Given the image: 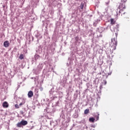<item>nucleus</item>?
Segmentation results:
<instances>
[{
	"label": "nucleus",
	"mask_w": 130,
	"mask_h": 130,
	"mask_svg": "<svg viewBox=\"0 0 130 130\" xmlns=\"http://www.w3.org/2000/svg\"><path fill=\"white\" fill-rule=\"evenodd\" d=\"M116 38H113L111 39V44H113L111 46L112 50H115L116 49V46H117V33H115Z\"/></svg>",
	"instance_id": "f257e3e1"
},
{
	"label": "nucleus",
	"mask_w": 130,
	"mask_h": 130,
	"mask_svg": "<svg viewBox=\"0 0 130 130\" xmlns=\"http://www.w3.org/2000/svg\"><path fill=\"white\" fill-rule=\"evenodd\" d=\"M118 8L120 9L119 11V15H120V14H121V12H123L124 10H125V3H123L121 2Z\"/></svg>",
	"instance_id": "f03ea898"
},
{
	"label": "nucleus",
	"mask_w": 130,
	"mask_h": 130,
	"mask_svg": "<svg viewBox=\"0 0 130 130\" xmlns=\"http://www.w3.org/2000/svg\"><path fill=\"white\" fill-rule=\"evenodd\" d=\"M28 124V122L26 120H22L16 124L17 127H22V125L25 126Z\"/></svg>",
	"instance_id": "7ed1b4c3"
},
{
	"label": "nucleus",
	"mask_w": 130,
	"mask_h": 130,
	"mask_svg": "<svg viewBox=\"0 0 130 130\" xmlns=\"http://www.w3.org/2000/svg\"><path fill=\"white\" fill-rule=\"evenodd\" d=\"M3 107L4 108H8V107H9V103H8L7 102H4L3 103Z\"/></svg>",
	"instance_id": "20e7f679"
},
{
	"label": "nucleus",
	"mask_w": 130,
	"mask_h": 130,
	"mask_svg": "<svg viewBox=\"0 0 130 130\" xmlns=\"http://www.w3.org/2000/svg\"><path fill=\"white\" fill-rule=\"evenodd\" d=\"M4 46L5 47H9V46H10V43L9 42V41H6L4 42Z\"/></svg>",
	"instance_id": "39448f33"
},
{
	"label": "nucleus",
	"mask_w": 130,
	"mask_h": 130,
	"mask_svg": "<svg viewBox=\"0 0 130 130\" xmlns=\"http://www.w3.org/2000/svg\"><path fill=\"white\" fill-rule=\"evenodd\" d=\"M28 98H31V97H33V91L30 90L28 93Z\"/></svg>",
	"instance_id": "423d86ee"
},
{
	"label": "nucleus",
	"mask_w": 130,
	"mask_h": 130,
	"mask_svg": "<svg viewBox=\"0 0 130 130\" xmlns=\"http://www.w3.org/2000/svg\"><path fill=\"white\" fill-rule=\"evenodd\" d=\"M110 22L111 25H114V24H115V20H114V19L113 18L110 19Z\"/></svg>",
	"instance_id": "0eeeda50"
},
{
	"label": "nucleus",
	"mask_w": 130,
	"mask_h": 130,
	"mask_svg": "<svg viewBox=\"0 0 130 130\" xmlns=\"http://www.w3.org/2000/svg\"><path fill=\"white\" fill-rule=\"evenodd\" d=\"M84 3H81L80 6H79V9H81V10H83V9H84Z\"/></svg>",
	"instance_id": "6e6552de"
},
{
	"label": "nucleus",
	"mask_w": 130,
	"mask_h": 130,
	"mask_svg": "<svg viewBox=\"0 0 130 130\" xmlns=\"http://www.w3.org/2000/svg\"><path fill=\"white\" fill-rule=\"evenodd\" d=\"M89 121H90V122H94V121H95V118L90 117L89 119Z\"/></svg>",
	"instance_id": "1a4fd4ad"
},
{
	"label": "nucleus",
	"mask_w": 130,
	"mask_h": 130,
	"mask_svg": "<svg viewBox=\"0 0 130 130\" xmlns=\"http://www.w3.org/2000/svg\"><path fill=\"white\" fill-rule=\"evenodd\" d=\"M89 113V109H86L84 111V114H88Z\"/></svg>",
	"instance_id": "9d476101"
},
{
	"label": "nucleus",
	"mask_w": 130,
	"mask_h": 130,
	"mask_svg": "<svg viewBox=\"0 0 130 130\" xmlns=\"http://www.w3.org/2000/svg\"><path fill=\"white\" fill-rule=\"evenodd\" d=\"M19 59H23L24 58V55L20 54V56L19 57Z\"/></svg>",
	"instance_id": "9b49d317"
},
{
	"label": "nucleus",
	"mask_w": 130,
	"mask_h": 130,
	"mask_svg": "<svg viewBox=\"0 0 130 130\" xmlns=\"http://www.w3.org/2000/svg\"><path fill=\"white\" fill-rule=\"evenodd\" d=\"M15 108H16L17 109H18V108H20V107H19V105H18V104H16V105H15Z\"/></svg>",
	"instance_id": "f8f14e48"
},
{
	"label": "nucleus",
	"mask_w": 130,
	"mask_h": 130,
	"mask_svg": "<svg viewBox=\"0 0 130 130\" xmlns=\"http://www.w3.org/2000/svg\"><path fill=\"white\" fill-rule=\"evenodd\" d=\"M25 104V102H22L19 104V106H22V105H24Z\"/></svg>",
	"instance_id": "ddd939ff"
},
{
	"label": "nucleus",
	"mask_w": 130,
	"mask_h": 130,
	"mask_svg": "<svg viewBox=\"0 0 130 130\" xmlns=\"http://www.w3.org/2000/svg\"><path fill=\"white\" fill-rule=\"evenodd\" d=\"M125 2H126V0H121V3H123L124 4H125Z\"/></svg>",
	"instance_id": "4468645a"
},
{
	"label": "nucleus",
	"mask_w": 130,
	"mask_h": 130,
	"mask_svg": "<svg viewBox=\"0 0 130 130\" xmlns=\"http://www.w3.org/2000/svg\"><path fill=\"white\" fill-rule=\"evenodd\" d=\"M99 119V114H98V117L96 120H98Z\"/></svg>",
	"instance_id": "2eb2a0df"
},
{
	"label": "nucleus",
	"mask_w": 130,
	"mask_h": 130,
	"mask_svg": "<svg viewBox=\"0 0 130 130\" xmlns=\"http://www.w3.org/2000/svg\"><path fill=\"white\" fill-rule=\"evenodd\" d=\"M108 4H109V2L107 3V6L108 5Z\"/></svg>",
	"instance_id": "dca6fc26"
},
{
	"label": "nucleus",
	"mask_w": 130,
	"mask_h": 130,
	"mask_svg": "<svg viewBox=\"0 0 130 130\" xmlns=\"http://www.w3.org/2000/svg\"><path fill=\"white\" fill-rule=\"evenodd\" d=\"M106 81H105V85H106Z\"/></svg>",
	"instance_id": "f3484780"
},
{
	"label": "nucleus",
	"mask_w": 130,
	"mask_h": 130,
	"mask_svg": "<svg viewBox=\"0 0 130 130\" xmlns=\"http://www.w3.org/2000/svg\"><path fill=\"white\" fill-rule=\"evenodd\" d=\"M124 14H125V12L123 13V15H124Z\"/></svg>",
	"instance_id": "a211bd4d"
}]
</instances>
